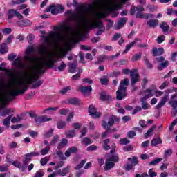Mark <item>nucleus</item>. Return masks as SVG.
I'll list each match as a JSON object with an SVG mask.
<instances>
[{"mask_svg":"<svg viewBox=\"0 0 177 177\" xmlns=\"http://www.w3.org/2000/svg\"><path fill=\"white\" fill-rule=\"evenodd\" d=\"M17 86L18 88H21V86H23L24 88H20L14 91H9L6 97L7 102H12V100L16 99V96L23 95L26 93V91L28 89V85L26 84L25 81L17 82Z\"/></svg>","mask_w":177,"mask_h":177,"instance_id":"nucleus-1","label":"nucleus"},{"mask_svg":"<svg viewBox=\"0 0 177 177\" xmlns=\"http://www.w3.org/2000/svg\"><path fill=\"white\" fill-rule=\"evenodd\" d=\"M35 52V49L32 48V46H29L26 51H25V56L24 57V60L28 64V67L31 70L33 73L37 71V66H35V60L34 57L28 56L32 53Z\"/></svg>","mask_w":177,"mask_h":177,"instance_id":"nucleus-2","label":"nucleus"},{"mask_svg":"<svg viewBox=\"0 0 177 177\" xmlns=\"http://www.w3.org/2000/svg\"><path fill=\"white\" fill-rule=\"evenodd\" d=\"M128 85H129V80L128 79L121 80L119 88L116 91L117 100H122V99L127 97V86Z\"/></svg>","mask_w":177,"mask_h":177,"instance_id":"nucleus-3","label":"nucleus"},{"mask_svg":"<svg viewBox=\"0 0 177 177\" xmlns=\"http://www.w3.org/2000/svg\"><path fill=\"white\" fill-rule=\"evenodd\" d=\"M165 94L164 97L161 98V100L156 106V109H157V110H160L161 107H164V106H165V104L167 103V102H168V99H169V93H172V90L171 89L165 90Z\"/></svg>","mask_w":177,"mask_h":177,"instance_id":"nucleus-4","label":"nucleus"},{"mask_svg":"<svg viewBox=\"0 0 177 177\" xmlns=\"http://www.w3.org/2000/svg\"><path fill=\"white\" fill-rule=\"evenodd\" d=\"M156 62L157 63H160L157 66V70H158L159 71H162V70L167 68V67L169 66V61L165 60V57H164L163 56L157 57Z\"/></svg>","mask_w":177,"mask_h":177,"instance_id":"nucleus-5","label":"nucleus"},{"mask_svg":"<svg viewBox=\"0 0 177 177\" xmlns=\"http://www.w3.org/2000/svg\"><path fill=\"white\" fill-rule=\"evenodd\" d=\"M120 118H117V116L113 115H111L109 118L108 123L106 120H103L102 123V127L104 129H106L108 127H113L115 122H119Z\"/></svg>","mask_w":177,"mask_h":177,"instance_id":"nucleus-6","label":"nucleus"},{"mask_svg":"<svg viewBox=\"0 0 177 177\" xmlns=\"http://www.w3.org/2000/svg\"><path fill=\"white\" fill-rule=\"evenodd\" d=\"M46 12H51L54 16H56V15H59V13H63V12H64V8L62 5H59L57 7L55 5H50L46 8Z\"/></svg>","mask_w":177,"mask_h":177,"instance_id":"nucleus-7","label":"nucleus"},{"mask_svg":"<svg viewBox=\"0 0 177 177\" xmlns=\"http://www.w3.org/2000/svg\"><path fill=\"white\" fill-rule=\"evenodd\" d=\"M57 60L53 58L52 55L48 56L47 58L43 61V64L46 66V68L50 70L52 68L55 69V63H56Z\"/></svg>","mask_w":177,"mask_h":177,"instance_id":"nucleus-8","label":"nucleus"},{"mask_svg":"<svg viewBox=\"0 0 177 177\" xmlns=\"http://www.w3.org/2000/svg\"><path fill=\"white\" fill-rule=\"evenodd\" d=\"M128 161L131 162V164L125 165L124 169L125 171H131V169H133V167L138 165L139 163V160H138V157L133 156L132 158H128Z\"/></svg>","mask_w":177,"mask_h":177,"instance_id":"nucleus-9","label":"nucleus"},{"mask_svg":"<svg viewBox=\"0 0 177 177\" xmlns=\"http://www.w3.org/2000/svg\"><path fill=\"white\" fill-rule=\"evenodd\" d=\"M48 121H52V118H48L46 115L35 117V122L37 127H39L44 122H48Z\"/></svg>","mask_w":177,"mask_h":177,"instance_id":"nucleus-10","label":"nucleus"},{"mask_svg":"<svg viewBox=\"0 0 177 177\" xmlns=\"http://www.w3.org/2000/svg\"><path fill=\"white\" fill-rule=\"evenodd\" d=\"M88 113L92 118H100V117L102 116V113L97 112L93 104H91L88 106Z\"/></svg>","mask_w":177,"mask_h":177,"instance_id":"nucleus-11","label":"nucleus"},{"mask_svg":"<svg viewBox=\"0 0 177 177\" xmlns=\"http://www.w3.org/2000/svg\"><path fill=\"white\" fill-rule=\"evenodd\" d=\"M131 78V86H135V84L136 82H139V73H138V69H132V72L131 73L130 75Z\"/></svg>","mask_w":177,"mask_h":177,"instance_id":"nucleus-12","label":"nucleus"},{"mask_svg":"<svg viewBox=\"0 0 177 177\" xmlns=\"http://www.w3.org/2000/svg\"><path fill=\"white\" fill-rule=\"evenodd\" d=\"M93 28H98V30H106L104 25L103 24V21H102V17H99L98 21L95 25L88 24V29L92 30Z\"/></svg>","mask_w":177,"mask_h":177,"instance_id":"nucleus-13","label":"nucleus"},{"mask_svg":"<svg viewBox=\"0 0 177 177\" xmlns=\"http://www.w3.org/2000/svg\"><path fill=\"white\" fill-rule=\"evenodd\" d=\"M15 16H17L19 20H23L24 17L20 12H17V10L15 9H10L8 11V19H13Z\"/></svg>","mask_w":177,"mask_h":177,"instance_id":"nucleus-14","label":"nucleus"},{"mask_svg":"<svg viewBox=\"0 0 177 177\" xmlns=\"http://www.w3.org/2000/svg\"><path fill=\"white\" fill-rule=\"evenodd\" d=\"M100 100H102V102H113V97L111 95H106V91H102L100 94Z\"/></svg>","mask_w":177,"mask_h":177,"instance_id":"nucleus-15","label":"nucleus"},{"mask_svg":"<svg viewBox=\"0 0 177 177\" xmlns=\"http://www.w3.org/2000/svg\"><path fill=\"white\" fill-rule=\"evenodd\" d=\"M128 21V18L122 17L120 18L118 23L115 25V30H120L122 27H124L127 22Z\"/></svg>","mask_w":177,"mask_h":177,"instance_id":"nucleus-16","label":"nucleus"},{"mask_svg":"<svg viewBox=\"0 0 177 177\" xmlns=\"http://www.w3.org/2000/svg\"><path fill=\"white\" fill-rule=\"evenodd\" d=\"M22 77H25V78H27L30 81V84H34V82H37L38 80H39V75H35L34 77H31V76L27 75V73H26L25 71H23L21 72Z\"/></svg>","mask_w":177,"mask_h":177,"instance_id":"nucleus-17","label":"nucleus"},{"mask_svg":"<svg viewBox=\"0 0 177 177\" xmlns=\"http://www.w3.org/2000/svg\"><path fill=\"white\" fill-rule=\"evenodd\" d=\"M151 52L153 57H156L157 56H160H160H162V55H164V48H157L154 47L151 50Z\"/></svg>","mask_w":177,"mask_h":177,"instance_id":"nucleus-18","label":"nucleus"},{"mask_svg":"<svg viewBox=\"0 0 177 177\" xmlns=\"http://www.w3.org/2000/svg\"><path fill=\"white\" fill-rule=\"evenodd\" d=\"M136 18L137 19H154V14H151V13H143V12H138L136 14Z\"/></svg>","mask_w":177,"mask_h":177,"instance_id":"nucleus-19","label":"nucleus"},{"mask_svg":"<svg viewBox=\"0 0 177 177\" xmlns=\"http://www.w3.org/2000/svg\"><path fill=\"white\" fill-rule=\"evenodd\" d=\"M80 92H81L83 95H89L92 93V86H81L79 88Z\"/></svg>","mask_w":177,"mask_h":177,"instance_id":"nucleus-20","label":"nucleus"},{"mask_svg":"<svg viewBox=\"0 0 177 177\" xmlns=\"http://www.w3.org/2000/svg\"><path fill=\"white\" fill-rule=\"evenodd\" d=\"M68 104H71L72 106H81V100L77 97L69 98L66 100Z\"/></svg>","mask_w":177,"mask_h":177,"instance_id":"nucleus-21","label":"nucleus"},{"mask_svg":"<svg viewBox=\"0 0 177 177\" xmlns=\"http://www.w3.org/2000/svg\"><path fill=\"white\" fill-rule=\"evenodd\" d=\"M78 153V147L75 146L71 147L65 152L66 157H70L71 154H77Z\"/></svg>","mask_w":177,"mask_h":177,"instance_id":"nucleus-22","label":"nucleus"},{"mask_svg":"<svg viewBox=\"0 0 177 177\" xmlns=\"http://www.w3.org/2000/svg\"><path fill=\"white\" fill-rule=\"evenodd\" d=\"M17 26H18V27H22V28L27 27L28 26H31V21H30L28 19L18 21L17 22Z\"/></svg>","mask_w":177,"mask_h":177,"instance_id":"nucleus-23","label":"nucleus"},{"mask_svg":"<svg viewBox=\"0 0 177 177\" xmlns=\"http://www.w3.org/2000/svg\"><path fill=\"white\" fill-rule=\"evenodd\" d=\"M69 68H68V73L71 74H74V73H76L77 71V61H75L73 63L68 64Z\"/></svg>","mask_w":177,"mask_h":177,"instance_id":"nucleus-24","label":"nucleus"},{"mask_svg":"<svg viewBox=\"0 0 177 177\" xmlns=\"http://www.w3.org/2000/svg\"><path fill=\"white\" fill-rule=\"evenodd\" d=\"M147 26L150 27V28H156L157 26H158V19H150L147 21Z\"/></svg>","mask_w":177,"mask_h":177,"instance_id":"nucleus-25","label":"nucleus"},{"mask_svg":"<svg viewBox=\"0 0 177 177\" xmlns=\"http://www.w3.org/2000/svg\"><path fill=\"white\" fill-rule=\"evenodd\" d=\"M68 143V140L66 138H62L61 142L57 145V150H62V149H64L67 144Z\"/></svg>","mask_w":177,"mask_h":177,"instance_id":"nucleus-26","label":"nucleus"},{"mask_svg":"<svg viewBox=\"0 0 177 177\" xmlns=\"http://www.w3.org/2000/svg\"><path fill=\"white\" fill-rule=\"evenodd\" d=\"M114 167H115V164L113 162L109 160V159H106L104 171H110V169H111V168H114Z\"/></svg>","mask_w":177,"mask_h":177,"instance_id":"nucleus-27","label":"nucleus"},{"mask_svg":"<svg viewBox=\"0 0 177 177\" xmlns=\"http://www.w3.org/2000/svg\"><path fill=\"white\" fill-rule=\"evenodd\" d=\"M21 59H20L19 57H17L16 59L14 60L12 64L13 66H17V67H19V68H26V65L21 64V62H20Z\"/></svg>","mask_w":177,"mask_h":177,"instance_id":"nucleus-28","label":"nucleus"},{"mask_svg":"<svg viewBox=\"0 0 177 177\" xmlns=\"http://www.w3.org/2000/svg\"><path fill=\"white\" fill-rule=\"evenodd\" d=\"M110 143V139L106 138L102 141V148L105 151H107V150H110L111 149V146L109 145Z\"/></svg>","mask_w":177,"mask_h":177,"instance_id":"nucleus-29","label":"nucleus"},{"mask_svg":"<svg viewBox=\"0 0 177 177\" xmlns=\"http://www.w3.org/2000/svg\"><path fill=\"white\" fill-rule=\"evenodd\" d=\"M70 170L69 167H64L62 169H58L57 170V175H60L61 176H66L67 174H68V171Z\"/></svg>","mask_w":177,"mask_h":177,"instance_id":"nucleus-30","label":"nucleus"},{"mask_svg":"<svg viewBox=\"0 0 177 177\" xmlns=\"http://www.w3.org/2000/svg\"><path fill=\"white\" fill-rule=\"evenodd\" d=\"M8 53V45L6 43H2L0 44V55H5Z\"/></svg>","mask_w":177,"mask_h":177,"instance_id":"nucleus-31","label":"nucleus"},{"mask_svg":"<svg viewBox=\"0 0 177 177\" xmlns=\"http://www.w3.org/2000/svg\"><path fill=\"white\" fill-rule=\"evenodd\" d=\"M25 157H26L29 160L32 161V157H38L39 156V153L38 152H30L24 155Z\"/></svg>","mask_w":177,"mask_h":177,"instance_id":"nucleus-32","label":"nucleus"},{"mask_svg":"<svg viewBox=\"0 0 177 177\" xmlns=\"http://www.w3.org/2000/svg\"><path fill=\"white\" fill-rule=\"evenodd\" d=\"M12 165L13 167H15V168H18L19 169H21L22 172H24L26 169H23V165H21V162H19L18 160L13 161L12 163Z\"/></svg>","mask_w":177,"mask_h":177,"instance_id":"nucleus-33","label":"nucleus"},{"mask_svg":"<svg viewBox=\"0 0 177 177\" xmlns=\"http://www.w3.org/2000/svg\"><path fill=\"white\" fill-rule=\"evenodd\" d=\"M160 27L163 32H167L169 31V25L167 24V22H162V24L160 25Z\"/></svg>","mask_w":177,"mask_h":177,"instance_id":"nucleus-34","label":"nucleus"},{"mask_svg":"<svg viewBox=\"0 0 177 177\" xmlns=\"http://www.w3.org/2000/svg\"><path fill=\"white\" fill-rule=\"evenodd\" d=\"M66 67H67V65H66V63L64 62H62L60 66L58 67L54 68V71H64L66 70Z\"/></svg>","mask_w":177,"mask_h":177,"instance_id":"nucleus-35","label":"nucleus"},{"mask_svg":"<svg viewBox=\"0 0 177 177\" xmlns=\"http://www.w3.org/2000/svg\"><path fill=\"white\" fill-rule=\"evenodd\" d=\"M157 127L156 125L152 126L145 133V138L147 139V138L150 137L151 135H153V132H154V129H156Z\"/></svg>","mask_w":177,"mask_h":177,"instance_id":"nucleus-36","label":"nucleus"},{"mask_svg":"<svg viewBox=\"0 0 177 177\" xmlns=\"http://www.w3.org/2000/svg\"><path fill=\"white\" fill-rule=\"evenodd\" d=\"M162 140L160 138H153L151 142V146H157V145H162Z\"/></svg>","mask_w":177,"mask_h":177,"instance_id":"nucleus-37","label":"nucleus"},{"mask_svg":"<svg viewBox=\"0 0 177 177\" xmlns=\"http://www.w3.org/2000/svg\"><path fill=\"white\" fill-rule=\"evenodd\" d=\"M107 160L111 162H118V161H120V158L118 157V154L116 153L110 156Z\"/></svg>","mask_w":177,"mask_h":177,"instance_id":"nucleus-38","label":"nucleus"},{"mask_svg":"<svg viewBox=\"0 0 177 177\" xmlns=\"http://www.w3.org/2000/svg\"><path fill=\"white\" fill-rule=\"evenodd\" d=\"M12 117H13V115H10L3 120V125H4V127H9V125H10V120H12Z\"/></svg>","mask_w":177,"mask_h":177,"instance_id":"nucleus-39","label":"nucleus"},{"mask_svg":"<svg viewBox=\"0 0 177 177\" xmlns=\"http://www.w3.org/2000/svg\"><path fill=\"white\" fill-rule=\"evenodd\" d=\"M38 52L39 55L42 56V57H45V55H46V53L48 52V48L45 46H43L39 48Z\"/></svg>","mask_w":177,"mask_h":177,"instance_id":"nucleus-40","label":"nucleus"},{"mask_svg":"<svg viewBox=\"0 0 177 177\" xmlns=\"http://www.w3.org/2000/svg\"><path fill=\"white\" fill-rule=\"evenodd\" d=\"M46 65H44V61L41 62L39 65V71L38 73L39 74H44L46 71L45 70Z\"/></svg>","mask_w":177,"mask_h":177,"instance_id":"nucleus-41","label":"nucleus"},{"mask_svg":"<svg viewBox=\"0 0 177 177\" xmlns=\"http://www.w3.org/2000/svg\"><path fill=\"white\" fill-rule=\"evenodd\" d=\"M140 102L142 103V109H143V110H147V109H149V104L146 102V97H142Z\"/></svg>","mask_w":177,"mask_h":177,"instance_id":"nucleus-42","label":"nucleus"},{"mask_svg":"<svg viewBox=\"0 0 177 177\" xmlns=\"http://www.w3.org/2000/svg\"><path fill=\"white\" fill-rule=\"evenodd\" d=\"M65 134L66 138L71 139V138H74V136H75V130H69L68 132H66Z\"/></svg>","mask_w":177,"mask_h":177,"instance_id":"nucleus-43","label":"nucleus"},{"mask_svg":"<svg viewBox=\"0 0 177 177\" xmlns=\"http://www.w3.org/2000/svg\"><path fill=\"white\" fill-rule=\"evenodd\" d=\"M135 45H136L135 41H132L129 44H128L126 46V49L123 51V54L125 55V53H127V52H129V50H131V48H133Z\"/></svg>","mask_w":177,"mask_h":177,"instance_id":"nucleus-44","label":"nucleus"},{"mask_svg":"<svg viewBox=\"0 0 177 177\" xmlns=\"http://www.w3.org/2000/svg\"><path fill=\"white\" fill-rule=\"evenodd\" d=\"M56 30H57V33H53V37H55V39H57V41H59V39H60V38H62V32L60 31V28L59 27H57L56 28Z\"/></svg>","mask_w":177,"mask_h":177,"instance_id":"nucleus-45","label":"nucleus"},{"mask_svg":"<svg viewBox=\"0 0 177 177\" xmlns=\"http://www.w3.org/2000/svg\"><path fill=\"white\" fill-rule=\"evenodd\" d=\"M44 138L48 139V138H52L53 136V129H50L48 131L45 132L43 134Z\"/></svg>","mask_w":177,"mask_h":177,"instance_id":"nucleus-46","label":"nucleus"},{"mask_svg":"<svg viewBox=\"0 0 177 177\" xmlns=\"http://www.w3.org/2000/svg\"><path fill=\"white\" fill-rule=\"evenodd\" d=\"M66 125H67L66 121H59L57 123V128H58V129H63V128L66 127Z\"/></svg>","mask_w":177,"mask_h":177,"instance_id":"nucleus-47","label":"nucleus"},{"mask_svg":"<svg viewBox=\"0 0 177 177\" xmlns=\"http://www.w3.org/2000/svg\"><path fill=\"white\" fill-rule=\"evenodd\" d=\"M58 107H48L43 111V114H50V111H56V110H58Z\"/></svg>","mask_w":177,"mask_h":177,"instance_id":"nucleus-48","label":"nucleus"},{"mask_svg":"<svg viewBox=\"0 0 177 177\" xmlns=\"http://www.w3.org/2000/svg\"><path fill=\"white\" fill-rule=\"evenodd\" d=\"M82 143H84L86 146H89V145H92V140L89 139V138L84 137L82 139Z\"/></svg>","mask_w":177,"mask_h":177,"instance_id":"nucleus-49","label":"nucleus"},{"mask_svg":"<svg viewBox=\"0 0 177 177\" xmlns=\"http://www.w3.org/2000/svg\"><path fill=\"white\" fill-rule=\"evenodd\" d=\"M162 161V158H158L151 161L149 163V165H157V164H160V162H161Z\"/></svg>","mask_w":177,"mask_h":177,"instance_id":"nucleus-50","label":"nucleus"},{"mask_svg":"<svg viewBox=\"0 0 177 177\" xmlns=\"http://www.w3.org/2000/svg\"><path fill=\"white\" fill-rule=\"evenodd\" d=\"M173 151L171 149H167L164 152L163 158H168L172 156Z\"/></svg>","mask_w":177,"mask_h":177,"instance_id":"nucleus-51","label":"nucleus"},{"mask_svg":"<svg viewBox=\"0 0 177 177\" xmlns=\"http://www.w3.org/2000/svg\"><path fill=\"white\" fill-rule=\"evenodd\" d=\"M89 8H93V4H88V6L86 7L85 5L82 4L79 6V9L80 12H82V10H89Z\"/></svg>","mask_w":177,"mask_h":177,"instance_id":"nucleus-52","label":"nucleus"},{"mask_svg":"<svg viewBox=\"0 0 177 177\" xmlns=\"http://www.w3.org/2000/svg\"><path fill=\"white\" fill-rule=\"evenodd\" d=\"M44 84V80H40L36 82L35 84L32 85L33 89H37V88H39L41 85Z\"/></svg>","mask_w":177,"mask_h":177,"instance_id":"nucleus-53","label":"nucleus"},{"mask_svg":"<svg viewBox=\"0 0 177 177\" xmlns=\"http://www.w3.org/2000/svg\"><path fill=\"white\" fill-rule=\"evenodd\" d=\"M145 63L148 68H153V64L149 61V58L147 57H144Z\"/></svg>","mask_w":177,"mask_h":177,"instance_id":"nucleus-54","label":"nucleus"},{"mask_svg":"<svg viewBox=\"0 0 177 177\" xmlns=\"http://www.w3.org/2000/svg\"><path fill=\"white\" fill-rule=\"evenodd\" d=\"M145 63L148 68H153V64L149 61V58L147 57H144Z\"/></svg>","mask_w":177,"mask_h":177,"instance_id":"nucleus-55","label":"nucleus"},{"mask_svg":"<svg viewBox=\"0 0 177 177\" xmlns=\"http://www.w3.org/2000/svg\"><path fill=\"white\" fill-rule=\"evenodd\" d=\"M31 160H29L26 156L25 158L22 160V162H23V169H26V168H27V167H28V162H30Z\"/></svg>","mask_w":177,"mask_h":177,"instance_id":"nucleus-56","label":"nucleus"},{"mask_svg":"<svg viewBox=\"0 0 177 177\" xmlns=\"http://www.w3.org/2000/svg\"><path fill=\"white\" fill-rule=\"evenodd\" d=\"M142 58V53H139V54H135L133 55L131 60L132 62H138V60H140V59Z\"/></svg>","mask_w":177,"mask_h":177,"instance_id":"nucleus-57","label":"nucleus"},{"mask_svg":"<svg viewBox=\"0 0 177 177\" xmlns=\"http://www.w3.org/2000/svg\"><path fill=\"white\" fill-rule=\"evenodd\" d=\"M100 82L102 85H108L109 79H107V76L105 75L102 78L100 79Z\"/></svg>","mask_w":177,"mask_h":177,"instance_id":"nucleus-58","label":"nucleus"},{"mask_svg":"<svg viewBox=\"0 0 177 177\" xmlns=\"http://www.w3.org/2000/svg\"><path fill=\"white\" fill-rule=\"evenodd\" d=\"M8 171H9V165H0V172H6Z\"/></svg>","mask_w":177,"mask_h":177,"instance_id":"nucleus-59","label":"nucleus"},{"mask_svg":"<svg viewBox=\"0 0 177 177\" xmlns=\"http://www.w3.org/2000/svg\"><path fill=\"white\" fill-rule=\"evenodd\" d=\"M59 135H55L53 138V139H52V140L50 141V146H53V145H56V142H59Z\"/></svg>","mask_w":177,"mask_h":177,"instance_id":"nucleus-60","label":"nucleus"},{"mask_svg":"<svg viewBox=\"0 0 177 177\" xmlns=\"http://www.w3.org/2000/svg\"><path fill=\"white\" fill-rule=\"evenodd\" d=\"M68 91H71V87L70 86H67L62 89L59 92L62 95H66L68 92Z\"/></svg>","mask_w":177,"mask_h":177,"instance_id":"nucleus-61","label":"nucleus"},{"mask_svg":"<svg viewBox=\"0 0 177 177\" xmlns=\"http://www.w3.org/2000/svg\"><path fill=\"white\" fill-rule=\"evenodd\" d=\"M131 141L128 140V138H121L119 141L120 145H122V146H125V145H128Z\"/></svg>","mask_w":177,"mask_h":177,"instance_id":"nucleus-62","label":"nucleus"},{"mask_svg":"<svg viewBox=\"0 0 177 177\" xmlns=\"http://www.w3.org/2000/svg\"><path fill=\"white\" fill-rule=\"evenodd\" d=\"M68 111H70L68 109L63 108L59 111V114H60V115H67V114H68Z\"/></svg>","mask_w":177,"mask_h":177,"instance_id":"nucleus-63","label":"nucleus"},{"mask_svg":"<svg viewBox=\"0 0 177 177\" xmlns=\"http://www.w3.org/2000/svg\"><path fill=\"white\" fill-rule=\"evenodd\" d=\"M44 175H45L44 170L40 169L35 173L34 177H44Z\"/></svg>","mask_w":177,"mask_h":177,"instance_id":"nucleus-64","label":"nucleus"}]
</instances>
